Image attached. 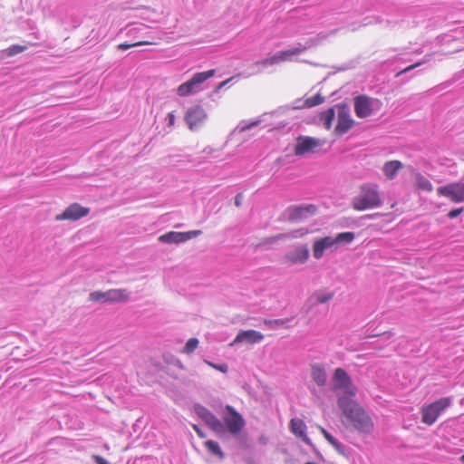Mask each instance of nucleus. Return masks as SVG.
Listing matches in <instances>:
<instances>
[{"label":"nucleus","mask_w":464,"mask_h":464,"mask_svg":"<svg viewBox=\"0 0 464 464\" xmlns=\"http://www.w3.org/2000/svg\"><path fill=\"white\" fill-rule=\"evenodd\" d=\"M337 108V124L334 132L342 136L345 134L353 126V120L351 117L348 107L345 104H338Z\"/></svg>","instance_id":"9b49d317"},{"label":"nucleus","mask_w":464,"mask_h":464,"mask_svg":"<svg viewBox=\"0 0 464 464\" xmlns=\"http://www.w3.org/2000/svg\"><path fill=\"white\" fill-rule=\"evenodd\" d=\"M332 297H333L332 294L321 295L317 296V302L320 304H324V303L328 302L330 299H332Z\"/></svg>","instance_id":"e433bc0d"},{"label":"nucleus","mask_w":464,"mask_h":464,"mask_svg":"<svg viewBox=\"0 0 464 464\" xmlns=\"http://www.w3.org/2000/svg\"><path fill=\"white\" fill-rule=\"evenodd\" d=\"M311 377L313 381L320 387L326 384L327 373L324 367L319 363L311 365Z\"/></svg>","instance_id":"aec40b11"},{"label":"nucleus","mask_w":464,"mask_h":464,"mask_svg":"<svg viewBox=\"0 0 464 464\" xmlns=\"http://www.w3.org/2000/svg\"><path fill=\"white\" fill-rule=\"evenodd\" d=\"M184 120L190 130L198 131L207 122L208 114L203 107L195 105L187 111Z\"/></svg>","instance_id":"6e6552de"},{"label":"nucleus","mask_w":464,"mask_h":464,"mask_svg":"<svg viewBox=\"0 0 464 464\" xmlns=\"http://www.w3.org/2000/svg\"><path fill=\"white\" fill-rule=\"evenodd\" d=\"M226 411L227 415L224 416L223 420L227 429V430L233 434H237L244 427L245 420L242 416L236 411V410L230 406H226Z\"/></svg>","instance_id":"f8f14e48"},{"label":"nucleus","mask_w":464,"mask_h":464,"mask_svg":"<svg viewBox=\"0 0 464 464\" xmlns=\"http://www.w3.org/2000/svg\"><path fill=\"white\" fill-rule=\"evenodd\" d=\"M451 404V398H440L421 408V421L429 426L434 424L440 415Z\"/></svg>","instance_id":"7ed1b4c3"},{"label":"nucleus","mask_w":464,"mask_h":464,"mask_svg":"<svg viewBox=\"0 0 464 464\" xmlns=\"http://www.w3.org/2000/svg\"><path fill=\"white\" fill-rule=\"evenodd\" d=\"M205 362H206L208 366H210L211 368H213V369H215V370H217V371H219V372H223V373H227V371H228V366H227V364H226V363H223V364H215V363H213V362H208V361H205Z\"/></svg>","instance_id":"72a5a7b5"},{"label":"nucleus","mask_w":464,"mask_h":464,"mask_svg":"<svg viewBox=\"0 0 464 464\" xmlns=\"http://www.w3.org/2000/svg\"><path fill=\"white\" fill-rule=\"evenodd\" d=\"M205 445H206V447H207V449L208 450L209 452H211L212 454L219 457L220 459L224 458V453L220 450L219 445H218V442H216L214 440H208L205 443Z\"/></svg>","instance_id":"c85d7f7f"},{"label":"nucleus","mask_w":464,"mask_h":464,"mask_svg":"<svg viewBox=\"0 0 464 464\" xmlns=\"http://www.w3.org/2000/svg\"><path fill=\"white\" fill-rule=\"evenodd\" d=\"M437 193L453 203H462L464 202V183L453 182L440 186L437 188Z\"/></svg>","instance_id":"9d476101"},{"label":"nucleus","mask_w":464,"mask_h":464,"mask_svg":"<svg viewBox=\"0 0 464 464\" xmlns=\"http://www.w3.org/2000/svg\"><path fill=\"white\" fill-rule=\"evenodd\" d=\"M169 126L172 127L175 124V114L174 112L168 113Z\"/></svg>","instance_id":"ea45409f"},{"label":"nucleus","mask_w":464,"mask_h":464,"mask_svg":"<svg viewBox=\"0 0 464 464\" xmlns=\"http://www.w3.org/2000/svg\"><path fill=\"white\" fill-rule=\"evenodd\" d=\"M90 213V208L81 206L78 203H72L67 207L64 211L55 217V220H71L75 221Z\"/></svg>","instance_id":"ddd939ff"},{"label":"nucleus","mask_w":464,"mask_h":464,"mask_svg":"<svg viewBox=\"0 0 464 464\" xmlns=\"http://www.w3.org/2000/svg\"><path fill=\"white\" fill-rule=\"evenodd\" d=\"M265 324L269 327H276L283 324V322L280 320H273V321H265Z\"/></svg>","instance_id":"4c0bfd02"},{"label":"nucleus","mask_w":464,"mask_h":464,"mask_svg":"<svg viewBox=\"0 0 464 464\" xmlns=\"http://www.w3.org/2000/svg\"><path fill=\"white\" fill-rule=\"evenodd\" d=\"M257 124H258V121H253V122H251L250 124L244 126V127L242 128V130H249V129H251L252 127L256 126Z\"/></svg>","instance_id":"a19ab883"},{"label":"nucleus","mask_w":464,"mask_h":464,"mask_svg":"<svg viewBox=\"0 0 464 464\" xmlns=\"http://www.w3.org/2000/svg\"><path fill=\"white\" fill-rule=\"evenodd\" d=\"M334 115H335V111H334V107L329 108L328 110L323 111L320 114V121L323 122V124L326 130H330L332 128Z\"/></svg>","instance_id":"bb28decb"},{"label":"nucleus","mask_w":464,"mask_h":464,"mask_svg":"<svg viewBox=\"0 0 464 464\" xmlns=\"http://www.w3.org/2000/svg\"><path fill=\"white\" fill-rule=\"evenodd\" d=\"M307 48L305 46L294 47L289 50L278 52L279 59L281 63L290 62L293 56H296L304 53Z\"/></svg>","instance_id":"b1692460"},{"label":"nucleus","mask_w":464,"mask_h":464,"mask_svg":"<svg viewBox=\"0 0 464 464\" xmlns=\"http://www.w3.org/2000/svg\"><path fill=\"white\" fill-rule=\"evenodd\" d=\"M464 208H455V209H452L450 210L449 213H448V217L450 218H455L457 217H459L462 212H463Z\"/></svg>","instance_id":"c9c22d12"},{"label":"nucleus","mask_w":464,"mask_h":464,"mask_svg":"<svg viewBox=\"0 0 464 464\" xmlns=\"http://www.w3.org/2000/svg\"><path fill=\"white\" fill-rule=\"evenodd\" d=\"M460 461L464 463V454L460 457Z\"/></svg>","instance_id":"49530a36"},{"label":"nucleus","mask_w":464,"mask_h":464,"mask_svg":"<svg viewBox=\"0 0 464 464\" xmlns=\"http://www.w3.org/2000/svg\"><path fill=\"white\" fill-rule=\"evenodd\" d=\"M324 102V97L320 93H316L315 95L309 97L305 100V105L307 107H314L319 105Z\"/></svg>","instance_id":"2f4dec72"},{"label":"nucleus","mask_w":464,"mask_h":464,"mask_svg":"<svg viewBox=\"0 0 464 464\" xmlns=\"http://www.w3.org/2000/svg\"><path fill=\"white\" fill-rule=\"evenodd\" d=\"M278 63H281V62H280L279 55L277 53L276 54L266 57L257 63V64L264 66V67L273 66V65L278 64Z\"/></svg>","instance_id":"7c9ffc66"},{"label":"nucleus","mask_w":464,"mask_h":464,"mask_svg":"<svg viewBox=\"0 0 464 464\" xmlns=\"http://www.w3.org/2000/svg\"><path fill=\"white\" fill-rule=\"evenodd\" d=\"M290 431L296 437L301 439L304 443L311 445V440L307 436V426L304 421L298 418H293L289 423Z\"/></svg>","instance_id":"f3484780"},{"label":"nucleus","mask_w":464,"mask_h":464,"mask_svg":"<svg viewBox=\"0 0 464 464\" xmlns=\"http://www.w3.org/2000/svg\"><path fill=\"white\" fill-rule=\"evenodd\" d=\"M152 43L151 42H148V41H140V42H136V43H133V44H120L117 45V49L118 50H121V51H125V50H128L131 47H137V46H141V45H146V44H151Z\"/></svg>","instance_id":"473e14b6"},{"label":"nucleus","mask_w":464,"mask_h":464,"mask_svg":"<svg viewBox=\"0 0 464 464\" xmlns=\"http://www.w3.org/2000/svg\"><path fill=\"white\" fill-rule=\"evenodd\" d=\"M230 80H231V79H228V80H226V81L222 82L220 83L219 87H223V86H225V85H226V84H227Z\"/></svg>","instance_id":"a18cd8bd"},{"label":"nucleus","mask_w":464,"mask_h":464,"mask_svg":"<svg viewBox=\"0 0 464 464\" xmlns=\"http://www.w3.org/2000/svg\"><path fill=\"white\" fill-rule=\"evenodd\" d=\"M319 430L324 439L333 446V448L340 454L344 455V448L336 439H334L324 428L319 427Z\"/></svg>","instance_id":"393cba45"},{"label":"nucleus","mask_w":464,"mask_h":464,"mask_svg":"<svg viewBox=\"0 0 464 464\" xmlns=\"http://www.w3.org/2000/svg\"><path fill=\"white\" fill-rule=\"evenodd\" d=\"M333 389L334 391H343L349 396L356 394V388L353 384L352 379L343 368H336L333 376Z\"/></svg>","instance_id":"1a4fd4ad"},{"label":"nucleus","mask_w":464,"mask_h":464,"mask_svg":"<svg viewBox=\"0 0 464 464\" xmlns=\"http://www.w3.org/2000/svg\"><path fill=\"white\" fill-rule=\"evenodd\" d=\"M355 235L353 232H343L339 233L336 237H333V242L334 246L344 243H351L353 241Z\"/></svg>","instance_id":"cd10ccee"},{"label":"nucleus","mask_w":464,"mask_h":464,"mask_svg":"<svg viewBox=\"0 0 464 464\" xmlns=\"http://www.w3.org/2000/svg\"><path fill=\"white\" fill-rule=\"evenodd\" d=\"M214 69L195 73L190 80L183 82L177 88V94L180 97H186L198 92L201 90V84L214 76Z\"/></svg>","instance_id":"39448f33"},{"label":"nucleus","mask_w":464,"mask_h":464,"mask_svg":"<svg viewBox=\"0 0 464 464\" xmlns=\"http://www.w3.org/2000/svg\"><path fill=\"white\" fill-rule=\"evenodd\" d=\"M316 211L314 205L295 207L290 211V219L299 220L306 218L308 215H313Z\"/></svg>","instance_id":"412c9836"},{"label":"nucleus","mask_w":464,"mask_h":464,"mask_svg":"<svg viewBox=\"0 0 464 464\" xmlns=\"http://www.w3.org/2000/svg\"><path fill=\"white\" fill-rule=\"evenodd\" d=\"M402 168L403 165L400 160H390L383 164L382 171L388 179H393L396 177L398 171Z\"/></svg>","instance_id":"4be33fe9"},{"label":"nucleus","mask_w":464,"mask_h":464,"mask_svg":"<svg viewBox=\"0 0 464 464\" xmlns=\"http://www.w3.org/2000/svg\"><path fill=\"white\" fill-rule=\"evenodd\" d=\"M286 237H288L287 235H285V234H279V235L274 237L272 239H273V241H276V240L285 239Z\"/></svg>","instance_id":"79ce46f5"},{"label":"nucleus","mask_w":464,"mask_h":464,"mask_svg":"<svg viewBox=\"0 0 464 464\" xmlns=\"http://www.w3.org/2000/svg\"><path fill=\"white\" fill-rule=\"evenodd\" d=\"M382 205L380 187L378 184L371 182L361 184L351 201L353 209L356 211L378 208Z\"/></svg>","instance_id":"f03ea898"},{"label":"nucleus","mask_w":464,"mask_h":464,"mask_svg":"<svg viewBox=\"0 0 464 464\" xmlns=\"http://www.w3.org/2000/svg\"><path fill=\"white\" fill-rule=\"evenodd\" d=\"M94 461L96 464H110L104 458L99 455H94L93 457Z\"/></svg>","instance_id":"58836bf2"},{"label":"nucleus","mask_w":464,"mask_h":464,"mask_svg":"<svg viewBox=\"0 0 464 464\" xmlns=\"http://www.w3.org/2000/svg\"><path fill=\"white\" fill-rule=\"evenodd\" d=\"M337 404L352 426L360 433L368 434L373 430V422L365 411L354 401L341 397Z\"/></svg>","instance_id":"f257e3e1"},{"label":"nucleus","mask_w":464,"mask_h":464,"mask_svg":"<svg viewBox=\"0 0 464 464\" xmlns=\"http://www.w3.org/2000/svg\"><path fill=\"white\" fill-rule=\"evenodd\" d=\"M198 343L199 342L197 338H190L188 340L181 352L183 353L190 354L198 348Z\"/></svg>","instance_id":"c756f323"},{"label":"nucleus","mask_w":464,"mask_h":464,"mask_svg":"<svg viewBox=\"0 0 464 464\" xmlns=\"http://www.w3.org/2000/svg\"><path fill=\"white\" fill-rule=\"evenodd\" d=\"M195 411L213 430L218 431L223 428L222 422L205 407L196 405Z\"/></svg>","instance_id":"dca6fc26"},{"label":"nucleus","mask_w":464,"mask_h":464,"mask_svg":"<svg viewBox=\"0 0 464 464\" xmlns=\"http://www.w3.org/2000/svg\"><path fill=\"white\" fill-rule=\"evenodd\" d=\"M193 428H194V430L197 431V433H198L199 436L203 437L202 433L200 432V430H198V428L196 425H194V426H193Z\"/></svg>","instance_id":"37998d69"},{"label":"nucleus","mask_w":464,"mask_h":464,"mask_svg":"<svg viewBox=\"0 0 464 464\" xmlns=\"http://www.w3.org/2000/svg\"><path fill=\"white\" fill-rule=\"evenodd\" d=\"M201 232L199 230H193L188 232H174L170 231L166 234L161 235L159 237V240L167 244H179L191 239L198 236Z\"/></svg>","instance_id":"4468645a"},{"label":"nucleus","mask_w":464,"mask_h":464,"mask_svg":"<svg viewBox=\"0 0 464 464\" xmlns=\"http://www.w3.org/2000/svg\"><path fill=\"white\" fill-rule=\"evenodd\" d=\"M381 102L377 99H373L367 95L362 94L354 98V112L355 115L363 119L372 114V112L380 108Z\"/></svg>","instance_id":"0eeeda50"},{"label":"nucleus","mask_w":464,"mask_h":464,"mask_svg":"<svg viewBox=\"0 0 464 464\" xmlns=\"http://www.w3.org/2000/svg\"><path fill=\"white\" fill-rule=\"evenodd\" d=\"M334 246L333 242V237H324L319 239H316L313 244V256L315 259H320L323 257L324 251L327 248H331Z\"/></svg>","instance_id":"6ab92c4d"},{"label":"nucleus","mask_w":464,"mask_h":464,"mask_svg":"<svg viewBox=\"0 0 464 464\" xmlns=\"http://www.w3.org/2000/svg\"><path fill=\"white\" fill-rule=\"evenodd\" d=\"M309 255L308 246L304 245L287 252L284 260L289 265L304 264L308 260Z\"/></svg>","instance_id":"2eb2a0df"},{"label":"nucleus","mask_w":464,"mask_h":464,"mask_svg":"<svg viewBox=\"0 0 464 464\" xmlns=\"http://www.w3.org/2000/svg\"><path fill=\"white\" fill-rule=\"evenodd\" d=\"M324 144V139L300 135L296 138L294 154L297 157H304L308 154L317 153Z\"/></svg>","instance_id":"20e7f679"},{"label":"nucleus","mask_w":464,"mask_h":464,"mask_svg":"<svg viewBox=\"0 0 464 464\" xmlns=\"http://www.w3.org/2000/svg\"><path fill=\"white\" fill-rule=\"evenodd\" d=\"M130 299V292L124 288L109 289L105 292L93 291L89 295L92 303H124Z\"/></svg>","instance_id":"423d86ee"},{"label":"nucleus","mask_w":464,"mask_h":464,"mask_svg":"<svg viewBox=\"0 0 464 464\" xmlns=\"http://www.w3.org/2000/svg\"><path fill=\"white\" fill-rule=\"evenodd\" d=\"M27 49L26 45L13 44L0 52V57L9 58L17 55Z\"/></svg>","instance_id":"a878e982"},{"label":"nucleus","mask_w":464,"mask_h":464,"mask_svg":"<svg viewBox=\"0 0 464 464\" xmlns=\"http://www.w3.org/2000/svg\"><path fill=\"white\" fill-rule=\"evenodd\" d=\"M239 198H240V195H237V196L236 197V205H237V206H239V205H240Z\"/></svg>","instance_id":"c03bdc74"},{"label":"nucleus","mask_w":464,"mask_h":464,"mask_svg":"<svg viewBox=\"0 0 464 464\" xmlns=\"http://www.w3.org/2000/svg\"><path fill=\"white\" fill-rule=\"evenodd\" d=\"M414 186L416 189L426 192H432L433 186L431 182L424 177L421 173H415L414 175Z\"/></svg>","instance_id":"5701e85b"},{"label":"nucleus","mask_w":464,"mask_h":464,"mask_svg":"<svg viewBox=\"0 0 464 464\" xmlns=\"http://www.w3.org/2000/svg\"><path fill=\"white\" fill-rule=\"evenodd\" d=\"M264 339V335L255 330H246V331H240L236 338L234 339L231 345L234 343H259Z\"/></svg>","instance_id":"a211bd4d"},{"label":"nucleus","mask_w":464,"mask_h":464,"mask_svg":"<svg viewBox=\"0 0 464 464\" xmlns=\"http://www.w3.org/2000/svg\"><path fill=\"white\" fill-rule=\"evenodd\" d=\"M422 63L421 62H418L414 64H411V65H409L407 66L406 68H404L403 70H401V72H399L397 74H396V77H399L401 76V74L405 73V72H408L417 67H419Z\"/></svg>","instance_id":"f704fd0d"}]
</instances>
